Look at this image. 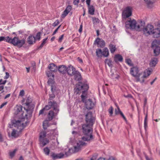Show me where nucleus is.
<instances>
[{
	"mask_svg": "<svg viewBox=\"0 0 160 160\" xmlns=\"http://www.w3.org/2000/svg\"><path fill=\"white\" fill-rule=\"evenodd\" d=\"M94 120V118L92 117V113L91 112H88L86 115L87 124L82 126L83 136L82 137L81 140L74 139L71 142V144L72 147H70L69 145V148L65 149V154L66 156L80 151L82 147L86 145L84 141H90L93 139L92 127Z\"/></svg>",
	"mask_w": 160,
	"mask_h": 160,
	"instance_id": "f257e3e1",
	"label": "nucleus"
},
{
	"mask_svg": "<svg viewBox=\"0 0 160 160\" xmlns=\"http://www.w3.org/2000/svg\"><path fill=\"white\" fill-rule=\"evenodd\" d=\"M88 88V85L84 84L83 85H78L77 86V89L80 92H82V94L81 96L82 101L83 102H85V107L88 109H90L93 108L94 104L90 99L87 100L85 102V100L87 98L86 92L87 91Z\"/></svg>",
	"mask_w": 160,
	"mask_h": 160,
	"instance_id": "f03ea898",
	"label": "nucleus"
},
{
	"mask_svg": "<svg viewBox=\"0 0 160 160\" xmlns=\"http://www.w3.org/2000/svg\"><path fill=\"white\" fill-rule=\"evenodd\" d=\"M144 23L141 21L136 22L134 19H128L125 22V28L126 29H135L140 31L144 28Z\"/></svg>",
	"mask_w": 160,
	"mask_h": 160,
	"instance_id": "7ed1b4c3",
	"label": "nucleus"
},
{
	"mask_svg": "<svg viewBox=\"0 0 160 160\" xmlns=\"http://www.w3.org/2000/svg\"><path fill=\"white\" fill-rule=\"evenodd\" d=\"M21 117V118H20L19 120L12 121V127H11V125L9 124L10 128H12L14 127L16 129L18 130H22L23 129L26 125V122L27 121H25V118H26L25 117L24 118L23 117Z\"/></svg>",
	"mask_w": 160,
	"mask_h": 160,
	"instance_id": "20e7f679",
	"label": "nucleus"
},
{
	"mask_svg": "<svg viewBox=\"0 0 160 160\" xmlns=\"http://www.w3.org/2000/svg\"><path fill=\"white\" fill-rule=\"evenodd\" d=\"M24 109L26 110V112H28L29 116H31L32 110L33 109L34 105L32 103V99L28 97L24 104Z\"/></svg>",
	"mask_w": 160,
	"mask_h": 160,
	"instance_id": "39448f33",
	"label": "nucleus"
},
{
	"mask_svg": "<svg viewBox=\"0 0 160 160\" xmlns=\"http://www.w3.org/2000/svg\"><path fill=\"white\" fill-rule=\"evenodd\" d=\"M51 108H52L55 112L59 111L58 105L57 103L54 102L50 101L49 102L48 104L46 105L42 109L40 110L39 112V115L42 114L45 111L49 110Z\"/></svg>",
	"mask_w": 160,
	"mask_h": 160,
	"instance_id": "423d86ee",
	"label": "nucleus"
},
{
	"mask_svg": "<svg viewBox=\"0 0 160 160\" xmlns=\"http://www.w3.org/2000/svg\"><path fill=\"white\" fill-rule=\"evenodd\" d=\"M160 42L159 41L155 40L152 44V48L153 50L155 56H157L160 54Z\"/></svg>",
	"mask_w": 160,
	"mask_h": 160,
	"instance_id": "0eeeda50",
	"label": "nucleus"
},
{
	"mask_svg": "<svg viewBox=\"0 0 160 160\" xmlns=\"http://www.w3.org/2000/svg\"><path fill=\"white\" fill-rule=\"evenodd\" d=\"M15 110L16 111V114L20 117H23L24 118L25 117L27 121V119L31 116H29L28 113V112H26V110L25 112H23L22 111V107L21 105H17L15 108Z\"/></svg>",
	"mask_w": 160,
	"mask_h": 160,
	"instance_id": "6e6552de",
	"label": "nucleus"
},
{
	"mask_svg": "<svg viewBox=\"0 0 160 160\" xmlns=\"http://www.w3.org/2000/svg\"><path fill=\"white\" fill-rule=\"evenodd\" d=\"M130 73L132 75L136 78L137 82H139V79L142 75V72L139 71L138 68L133 67L132 68L130 71Z\"/></svg>",
	"mask_w": 160,
	"mask_h": 160,
	"instance_id": "1a4fd4ad",
	"label": "nucleus"
},
{
	"mask_svg": "<svg viewBox=\"0 0 160 160\" xmlns=\"http://www.w3.org/2000/svg\"><path fill=\"white\" fill-rule=\"evenodd\" d=\"M132 8L131 7L127 6L123 10L122 12V17L126 19L130 17L132 15Z\"/></svg>",
	"mask_w": 160,
	"mask_h": 160,
	"instance_id": "9d476101",
	"label": "nucleus"
},
{
	"mask_svg": "<svg viewBox=\"0 0 160 160\" xmlns=\"http://www.w3.org/2000/svg\"><path fill=\"white\" fill-rule=\"evenodd\" d=\"M46 136V133L45 132H42L40 133L39 136V140L41 145L42 147H44L49 142V140L45 138Z\"/></svg>",
	"mask_w": 160,
	"mask_h": 160,
	"instance_id": "9b49d317",
	"label": "nucleus"
},
{
	"mask_svg": "<svg viewBox=\"0 0 160 160\" xmlns=\"http://www.w3.org/2000/svg\"><path fill=\"white\" fill-rule=\"evenodd\" d=\"M152 71V69H149L145 70L143 73L142 72V75L139 79V82L141 83L144 82L145 78L148 77L151 74Z\"/></svg>",
	"mask_w": 160,
	"mask_h": 160,
	"instance_id": "f8f14e48",
	"label": "nucleus"
},
{
	"mask_svg": "<svg viewBox=\"0 0 160 160\" xmlns=\"http://www.w3.org/2000/svg\"><path fill=\"white\" fill-rule=\"evenodd\" d=\"M12 131L11 133H10V130L8 129V133L9 136L11 135V136L14 138H17L19 136L20 134L22 131L21 130H18L16 129V128L11 129Z\"/></svg>",
	"mask_w": 160,
	"mask_h": 160,
	"instance_id": "ddd939ff",
	"label": "nucleus"
},
{
	"mask_svg": "<svg viewBox=\"0 0 160 160\" xmlns=\"http://www.w3.org/2000/svg\"><path fill=\"white\" fill-rule=\"evenodd\" d=\"M143 29L144 33L146 35L152 34L154 30L153 26L150 24L148 25L145 28Z\"/></svg>",
	"mask_w": 160,
	"mask_h": 160,
	"instance_id": "4468645a",
	"label": "nucleus"
},
{
	"mask_svg": "<svg viewBox=\"0 0 160 160\" xmlns=\"http://www.w3.org/2000/svg\"><path fill=\"white\" fill-rule=\"evenodd\" d=\"M50 156L52 159L55 160L63 158L64 156V155L62 153L57 154L54 152H52Z\"/></svg>",
	"mask_w": 160,
	"mask_h": 160,
	"instance_id": "2eb2a0df",
	"label": "nucleus"
},
{
	"mask_svg": "<svg viewBox=\"0 0 160 160\" xmlns=\"http://www.w3.org/2000/svg\"><path fill=\"white\" fill-rule=\"evenodd\" d=\"M76 71L75 68L72 65H69L67 68L66 72L70 76L73 75Z\"/></svg>",
	"mask_w": 160,
	"mask_h": 160,
	"instance_id": "dca6fc26",
	"label": "nucleus"
},
{
	"mask_svg": "<svg viewBox=\"0 0 160 160\" xmlns=\"http://www.w3.org/2000/svg\"><path fill=\"white\" fill-rule=\"evenodd\" d=\"M147 6L149 8H152L154 7V3L156 0H144Z\"/></svg>",
	"mask_w": 160,
	"mask_h": 160,
	"instance_id": "f3484780",
	"label": "nucleus"
},
{
	"mask_svg": "<svg viewBox=\"0 0 160 160\" xmlns=\"http://www.w3.org/2000/svg\"><path fill=\"white\" fill-rule=\"evenodd\" d=\"M72 9V7L70 6H68L65 10L63 12L62 14V17L64 18L70 12Z\"/></svg>",
	"mask_w": 160,
	"mask_h": 160,
	"instance_id": "a211bd4d",
	"label": "nucleus"
},
{
	"mask_svg": "<svg viewBox=\"0 0 160 160\" xmlns=\"http://www.w3.org/2000/svg\"><path fill=\"white\" fill-rule=\"evenodd\" d=\"M67 68V67L64 65H60L58 68L59 72L62 74L66 73Z\"/></svg>",
	"mask_w": 160,
	"mask_h": 160,
	"instance_id": "6ab92c4d",
	"label": "nucleus"
},
{
	"mask_svg": "<svg viewBox=\"0 0 160 160\" xmlns=\"http://www.w3.org/2000/svg\"><path fill=\"white\" fill-rule=\"evenodd\" d=\"M95 43L98 45L99 47H102L104 46L105 42L104 40L98 38L95 41Z\"/></svg>",
	"mask_w": 160,
	"mask_h": 160,
	"instance_id": "aec40b11",
	"label": "nucleus"
},
{
	"mask_svg": "<svg viewBox=\"0 0 160 160\" xmlns=\"http://www.w3.org/2000/svg\"><path fill=\"white\" fill-rule=\"evenodd\" d=\"M58 111H55V113L52 111H50L48 115V118L49 120H51L53 117L57 114Z\"/></svg>",
	"mask_w": 160,
	"mask_h": 160,
	"instance_id": "412c9836",
	"label": "nucleus"
},
{
	"mask_svg": "<svg viewBox=\"0 0 160 160\" xmlns=\"http://www.w3.org/2000/svg\"><path fill=\"white\" fill-rule=\"evenodd\" d=\"M152 34H153V36L155 38L159 37L160 35V29L157 28L154 29Z\"/></svg>",
	"mask_w": 160,
	"mask_h": 160,
	"instance_id": "4be33fe9",
	"label": "nucleus"
},
{
	"mask_svg": "<svg viewBox=\"0 0 160 160\" xmlns=\"http://www.w3.org/2000/svg\"><path fill=\"white\" fill-rule=\"evenodd\" d=\"M48 68L51 71L53 72H55L57 71L58 69V67L53 63L50 64Z\"/></svg>",
	"mask_w": 160,
	"mask_h": 160,
	"instance_id": "5701e85b",
	"label": "nucleus"
},
{
	"mask_svg": "<svg viewBox=\"0 0 160 160\" xmlns=\"http://www.w3.org/2000/svg\"><path fill=\"white\" fill-rule=\"evenodd\" d=\"M158 59L156 58H152L149 64L151 67H153L155 66L158 62Z\"/></svg>",
	"mask_w": 160,
	"mask_h": 160,
	"instance_id": "b1692460",
	"label": "nucleus"
},
{
	"mask_svg": "<svg viewBox=\"0 0 160 160\" xmlns=\"http://www.w3.org/2000/svg\"><path fill=\"white\" fill-rule=\"evenodd\" d=\"M35 37L33 36H29L28 38V43L30 44H32L35 42Z\"/></svg>",
	"mask_w": 160,
	"mask_h": 160,
	"instance_id": "393cba45",
	"label": "nucleus"
},
{
	"mask_svg": "<svg viewBox=\"0 0 160 160\" xmlns=\"http://www.w3.org/2000/svg\"><path fill=\"white\" fill-rule=\"evenodd\" d=\"M73 75H74L75 79L77 81L81 80V75L80 73L78 71H76Z\"/></svg>",
	"mask_w": 160,
	"mask_h": 160,
	"instance_id": "a878e982",
	"label": "nucleus"
},
{
	"mask_svg": "<svg viewBox=\"0 0 160 160\" xmlns=\"http://www.w3.org/2000/svg\"><path fill=\"white\" fill-rule=\"evenodd\" d=\"M25 40L24 39L20 40L18 38V41L16 44L17 46L19 47H21L25 43Z\"/></svg>",
	"mask_w": 160,
	"mask_h": 160,
	"instance_id": "bb28decb",
	"label": "nucleus"
},
{
	"mask_svg": "<svg viewBox=\"0 0 160 160\" xmlns=\"http://www.w3.org/2000/svg\"><path fill=\"white\" fill-rule=\"evenodd\" d=\"M123 59L122 56L119 54L116 55L114 58V60L116 62L118 61L121 62Z\"/></svg>",
	"mask_w": 160,
	"mask_h": 160,
	"instance_id": "cd10ccee",
	"label": "nucleus"
},
{
	"mask_svg": "<svg viewBox=\"0 0 160 160\" xmlns=\"http://www.w3.org/2000/svg\"><path fill=\"white\" fill-rule=\"evenodd\" d=\"M102 56L105 57H107L109 55L108 50L107 48H105L102 51Z\"/></svg>",
	"mask_w": 160,
	"mask_h": 160,
	"instance_id": "c85d7f7f",
	"label": "nucleus"
},
{
	"mask_svg": "<svg viewBox=\"0 0 160 160\" xmlns=\"http://www.w3.org/2000/svg\"><path fill=\"white\" fill-rule=\"evenodd\" d=\"M88 12L91 15H93L94 12V8L92 6H88Z\"/></svg>",
	"mask_w": 160,
	"mask_h": 160,
	"instance_id": "c756f323",
	"label": "nucleus"
},
{
	"mask_svg": "<svg viewBox=\"0 0 160 160\" xmlns=\"http://www.w3.org/2000/svg\"><path fill=\"white\" fill-rule=\"evenodd\" d=\"M109 49L112 53H113L116 50L115 46L112 44H110Z\"/></svg>",
	"mask_w": 160,
	"mask_h": 160,
	"instance_id": "7c9ffc66",
	"label": "nucleus"
},
{
	"mask_svg": "<svg viewBox=\"0 0 160 160\" xmlns=\"http://www.w3.org/2000/svg\"><path fill=\"white\" fill-rule=\"evenodd\" d=\"M96 55L98 57H101L102 56V51L101 49H98L96 51Z\"/></svg>",
	"mask_w": 160,
	"mask_h": 160,
	"instance_id": "2f4dec72",
	"label": "nucleus"
},
{
	"mask_svg": "<svg viewBox=\"0 0 160 160\" xmlns=\"http://www.w3.org/2000/svg\"><path fill=\"white\" fill-rule=\"evenodd\" d=\"M18 38L16 37H14L13 39H12L11 43L14 46H16L17 42L18 41Z\"/></svg>",
	"mask_w": 160,
	"mask_h": 160,
	"instance_id": "473e14b6",
	"label": "nucleus"
},
{
	"mask_svg": "<svg viewBox=\"0 0 160 160\" xmlns=\"http://www.w3.org/2000/svg\"><path fill=\"white\" fill-rule=\"evenodd\" d=\"M43 126L44 129H47V127L49 126L48 121V120L44 121L43 122Z\"/></svg>",
	"mask_w": 160,
	"mask_h": 160,
	"instance_id": "72a5a7b5",
	"label": "nucleus"
},
{
	"mask_svg": "<svg viewBox=\"0 0 160 160\" xmlns=\"http://www.w3.org/2000/svg\"><path fill=\"white\" fill-rule=\"evenodd\" d=\"M105 62L110 67H112V62L110 59H106L105 61Z\"/></svg>",
	"mask_w": 160,
	"mask_h": 160,
	"instance_id": "f704fd0d",
	"label": "nucleus"
},
{
	"mask_svg": "<svg viewBox=\"0 0 160 160\" xmlns=\"http://www.w3.org/2000/svg\"><path fill=\"white\" fill-rule=\"evenodd\" d=\"M148 116L147 113L144 119V128L145 129H146L148 127V119H147Z\"/></svg>",
	"mask_w": 160,
	"mask_h": 160,
	"instance_id": "c9c22d12",
	"label": "nucleus"
},
{
	"mask_svg": "<svg viewBox=\"0 0 160 160\" xmlns=\"http://www.w3.org/2000/svg\"><path fill=\"white\" fill-rule=\"evenodd\" d=\"M44 153L47 155H48L50 152V149L48 147H46L43 148Z\"/></svg>",
	"mask_w": 160,
	"mask_h": 160,
	"instance_id": "e433bc0d",
	"label": "nucleus"
},
{
	"mask_svg": "<svg viewBox=\"0 0 160 160\" xmlns=\"http://www.w3.org/2000/svg\"><path fill=\"white\" fill-rule=\"evenodd\" d=\"M47 75L48 77L50 78L51 79H53L54 78L53 74L49 71L47 72Z\"/></svg>",
	"mask_w": 160,
	"mask_h": 160,
	"instance_id": "4c0bfd02",
	"label": "nucleus"
},
{
	"mask_svg": "<svg viewBox=\"0 0 160 160\" xmlns=\"http://www.w3.org/2000/svg\"><path fill=\"white\" fill-rule=\"evenodd\" d=\"M17 149H15L13 150L10 151L9 152V155L11 158H12L15 155L16 151Z\"/></svg>",
	"mask_w": 160,
	"mask_h": 160,
	"instance_id": "58836bf2",
	"label": "nucleus"
},
{
	"mask_svg": "<svg viewBox=\"0 0 160 160\" xmlns=\"http://www.w3.org/2000/svg\"><path fill=\"white\" fill-rule=\"evenodd\" d=\"M111 78L113 79H118L119 76L117 74L112 73L111 76Z\"/></svg>",
	"mask_w": 160,
	"mask_h": 160,
	"instance_id": "ea45409f",
	"label": "nucleus"
},
{
	"mask_svg": "<svg viewBox=\"0 0 160 160\" xmlns=\"http://www.w3.org/2000/svg\"><path fill=\"white\" fill-rule=\"evenodd\" d=\"M115 113L116 115L121 114L122 112L120 111L119 108L117 107V108L115 109Z\"/></svg>",
	"mask_w": 160,
	"mask_h": 160,
	"instance_id": "a19ab883",
	"label": "nucleus"
},
{
	"mask_svg": "<svg viewBox=\"0 0 160 160\" xmlns=\"http://www.w3.org/2000/svg\"><path fill=\"white\" fill-rule=\"evenodd\" d=\"M41 33L38 32L37 33L35 37V41L39 40L40 38Z\"/></svg>",
	"mask_w": 160,
	"mask_h": 160,
	"instance_id": "79ce46f5",
	"label": "nucleus"
},
{
	"mask_svg": "<svg viewBox=\"0 0 160 160\" xmlns=\"http://www.w3.org/2000/svg\"><path fill=\"white\" fill-rule=\"evenodd\" d=\"M126 62L129 66H132V62L130 59H126Z\"/></svg>",
	"mask_w": 160,
	"mask_h": 160,
	"instance_id": "37998d69",
	"label": "nucleus"
},
{
	"mask_svg": "<svg viewBox=\"0 0 160 160\" xmlns=\"http://www.w3.org/2000/svg\"><path fill=\"white\" fill-rule=\"evenodd\" d=\"M12 39L8 36L5 37V41L9 43L11 42Z\"/></svg>",
	"mask_w": 160,
	"mask_h": 160,
	"instance_id": "c03bdc74",
	"label": "nucleus"
},
{
	"mask_svg": "<svg viewBox=\"0 0 160 160\" xmlns=\"http://www.w3.org/2000/svg\"><path fill=\"white\" fill-rule=\"evenodd\" d=\"M48 38H45L43 39L42 42L40 46V47L42 48L44 44L46 43Z\"/></svg>",
	"mask_w": 160,
	"mask_h": 160,
	"instance_id": "a18cd8bd",
	"label": "nucleus"
},
{
	"mask_svg": "<svg viewBox=\"0 0 160 160\" xmlns=\"http://www.w3.org/2000/svg\"><path fill=\"white\" fill-rule=\"evenodd\" d=\"M113 109L112 106H111L110 108L108 109V112L110 114V116H111L113 114Z\"/></svg>",
	"mask_w": 160,
	"mask_h": 160,
	"instance_id": "49530a36",
	"label": "nucleus"
},
{
	"mask_svg": "<svg viewBox=\"0 0 160 160\" xmlns=\"http://www.w3.org/2000/svg\"><path fill=\"white\" fill-rule=\"evenodd\" d=\"M59 23V22L58 21V20H56L52 24V26L55 27L57 26Z\"/></svg>",
	"mask_w": 160,
	"mask_h": 160,
	"instance_id": "de8ad7c7",
	"label": "nucleus"
},
{
	"mask_svg": "<svg viewBox=\"0 0 160 160\" xmlns=\"http://www.w3.org/2000/svg\"><path fill=\"white\" fill-rule=\"evenodd\" d=\"M79 2V0H73V3L75 5H78Z\"/></svg>",
	"mask_w": 160,
	"mask_h": 160,
	"instance_id": "09e8293b",
	"label": "nucleus"
},
{
	"mask_svg": "<svg viewBox=\"0 0 160 160\" xmlns=\"http://www.w3.org/2000/svg\"><path fill=\"white\" fill-rule=\"evenodd\" d=\"M63 37H64V35H63V34L61 35L60 36V37L59 38L58 41L59 42H61L62 40L63 39Z\"/></svg>",
	"mask_w": 160,
	"mask_h": 160,
	"instance_id": "8fccbe9b",
	"label": "nucleus"
},
{
	"mask_svg": "<svg viewBox=\"0 0 160 160\" xmlns=\"http://www.w3.org/2000/svg\"><path fill=\"white\" fill-rule=\"evenodd\" d=\"M9 73L8 72H6V75L4 77V78L6 79H8L9 78Z\"/></svg>",
	"mask_w": 160,
	"mask_h": 160,
	"instance_id": "3c124183",
	"label": "nucleus"
},
{
	"mask_svg": "<svg viewBox=\"0 0 160 160\" xmlns=\"http://www.w3.org/2000/svg\"><path fill=\"white\" fill-rule=\"evenodd\" d=\"M24 90H22L19 93V96H22L24 95Z\"/></svg>",
	"mask_w": 160,
	"mask_h": 160,
	"instance_id": "603ef678",
	"label": "nucleus"
},
{
	"mask_svg": "<svg viewBox=\"0 0 160 160\" xmlns=\"http://www.w3.org/2000/svg\"><path fill=\"white\" fill-rule=\"evenodd\" d=\"M156 25L158 27H160V20L157 22L155 23Z\"/></svg>",
	"mask_w": 160,
	"mask_h": 160,
	"instance_id": "864d4df0",
	"label": "nucleus"
},
{
	"mask_svg": "<svg viewBox=\"0 0 160 160\" xmlns=\"http://www.w3.org/2000/svg\"><path fill=\"white\" fill-rule=\"evenodd\" d=\"M93 21L94 23L98 22H99V20L96 18H93Z\"/></svg>",
	"mask_w": 160,
	"mask_h": 160,
	"instance_id": "5fc2aeb1",
	"label": "nucleus"
},
{
	"mask_svg": "<svg viewBox=\"0 0 160 160\" xmlns=\"http://www.w3.org/2000/svg\"><path fill=\"white\" fill-rule=\"evenodd\" d=\"M82 24H81L80 25V28L79 29V32H81L82 31Z\"/></svg>",
	"mask_w": 160,
	"mask_h": 160,
	"instance_id": "6e6d98bb",
	"label": "nucleus"
},
{
	"mask_svg": "<svg viewBox=\"0 0 160 160\" xmlns=\"http://www.w3.org/2000/svg\"><path fill=\"white\" fill-rule=\"evenodd\" d=\"M5 37H0V42L4 41H5Z\"/></svg>",
	"mask_w": 160,
	"mask_h": 160,
	"instance_id": "4d7b16f0",
	"label": "nucleus"
},
{
	"mask_svg": "<svg viewBox=\"0 0 160 160\" xmlns=\"http://www.w3.org/2000/svg\"><path fill=\"white\" fill-rule=\"evenodd\" d=\"M97 160H107L105 158L102 157H100L98 158Z\"/></svg>",
	"mask_w": 160,
	"mask_h": 160,
	"instance_id": "13d9d810",
	"label": "nucleus"
},
{
	"mask_svg": "<svg viewBox=\"0 0 160 160\" xmlns=\"http://www.w3.org/2000/svg\"><path fill=\"white\" fill-rule=\"evenodd\" d=\"M86 2L88 6L90 5L91 0H86Z\"/></svg>",
	"mask_w": 160,
	"mask_h": 160,
	"instance_id": "bf43d9fd",
	"label": "nucleus"
},
{
	"mask_svg": "<svg viewBox=\"0 0 160 160\" xmlns=\"http://www.w3.org/2000/svg\"><path fill=\"white\" fill-rule=\"evenodd\" d=\"M7 103L6 102L2 104L0 107V108H2Z\"/></svg>",
	"mask_w": 160,
	"mask_h": 160,
	"instance_id": "052dcab7",
	"label": "nucleus"
},
{
	"mask_svg": "<svg viewBox=\"0 0 160 160\" xmlns=\"http://www.w3.org/2000/svg\"><path fill=\"white\" fill-rule=\"evenodd\" d=\"M121 116L122 117L123 119L126 121H127L126 118L125 117L123 114V113H121Z\"/></svg>",
	"mask_w": 160,
	"mask_h": 160,
	"instance_id": "680f3d73",
	"label": "nucleus"
},
{
	"mask_svg": "<svg viewBox=\"0 0 160 160\" xmlns=\"http://www.w3.org/2000/svg\"><path fill=\"white\" fill-rule=\"evenodd\" d=\"M96 156H93L91 158L90 160H95L96 158Z\"/></svg>",
	"mask_w": 160,
	"mask_h": 160,
	"instance_id": "e2e57ef3",
	"label": "nucleus"
},
{
	"mask_svg": "<svg viewBox=\"0 0 160 160\" xmlns=\"http://www.w3.org/2000/svg\"><path fill=\"white\" fill-rule=\"evenodd\" d=\"M7 82V80L3 81L2 82L0 83V85H5Z\"/></svg>",
	"mask_w": 160,
	"mask_h": 160,
	"instance_id": "0e129e2a",
	"label": "nucleus"
},
{
	"mask_svg": "<svg viewBox=\"0 0 160 160\" xmlns=\"http://www.w3.org/2000/svg\"><path fill=\"white\" fill-rule=\"evenodd\" d=\"M4 89V86H0V91H2Z\"/></svg>",
	"mask_w": 160,
	"mask_h": 160,
	"instance_id": "69168bd1",
	"label": "nucleus"
},
{
	"mask_svg": "<svg viewBox=\"0 0 160 160\" xmlns=\"http://www.w3.org/2000/svg\"><path fill=\"white\" fill-rule=\"evenodd\" d=\"M3 141V139L2 137V136L0 133V142H2Z\"/></svg>",
	"mask_w": 160,
	"mask_h": 160,
	"instance_id": "338daca9",
	"label": "nucleus"
},
{
	"mask_svg": "<svg viewBox=\"0 0 160 160\" xmlns=\"http://www.w3.org/2000/svg\"><path fill=\"white\" fill-rule=\"evenodd\" d=\"M58 29L56 28L55 30V31H54V32H53V34H52V35H54L58 31Z\"/></svg>",
	"mask_w": 160,
	"mask_h": 160,
	"instance_id": "774afa93",
	"label": "nucleus"
}]
</instances>
